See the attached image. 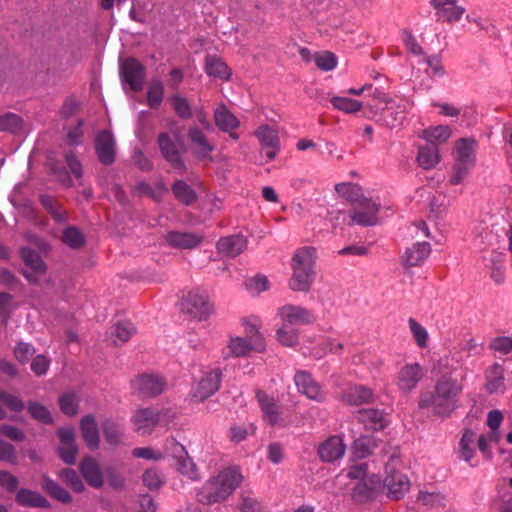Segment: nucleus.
I'll return each mask as SVG.
<instances>
[{"instance_id":"15","label":"nucleus","mask_w":512,"mask_h":512,"mask_svg":"<svg viewBox=\"0 0 512 512\" xmlns=\"http://www.w3.org/2000/svg\"><path fill=\"white\" fill-rule=\"evenodd\" d=\"M256 399L261 409L263 420L275 426L281 422V408L274 397L263 390L256 391Z\"/></svg>"},{"instance_id":"40","label":"nucleus","mask_w":512,"mask_h":512,"mask_svg":"<svg viewBox=\"0 0 512 512\" xmlns=\"http://www.w3.org/2000/svg\"><path fill=\"white\" fill-rule=\"evenodd\" d=\"M22 260L27 266L37 273H44L46 271V265L42 260L41 256L31 248L24 247L20 250Z\"/></svg>"},{"instance_id":"42","label":"nucleus","mask_w":512,"mask_h":512,"mask_svg":"<svg viewBox=\"0 0 512 512\" xmlns=\"http://www.w3.org/2000/svg\"><path fill=\"white\" fill-rule=\"evenodd\" d=\"M43 489L53 498L58 501L68 504L72 502V496L67 490L59 486L54 480L44 478Z\"/></svg>"},{"instance_id":"30","label":"nucleus","mask_w":512,"mask_h":512,"mask_svg":"<svg viewBox=\"0 0 512 512\" xmlns=\"http://www.w3.org/2000/svg\"><path fill=\"white\" fill-rule=\"evenodd\" d=\"M486 388L489 393H501L505 390L504 369L500 364H493L486 371Z\"/></svg>"},{"instance_id":"9","label":"nucleus","mask_w":512,"mask_h":512,"mask_svg":"<svg viewBox=\"0 0 512 512\" xmlns=\"http://www.w3.org/2000/svg\"><path fill=\"white\" fill-rule=\"evenodd\" d=\"M379 204L371 198L362 200L360 204L351 211V223L361 226H374L378 223Z\"/></svg>"},{"instance_id":"44","label":"nucleus","mask_w":512,"mask_h":512,"mask_svg":"<svg viewBox=\"0 0 512 512\" xmlns=\"http://www.w3.org/2000/svg\"><path fill=\"white\" fill-rule=\"evenodd\" d=\"M330 102L335 109L347 114L356 113L363 107L360 101L347 97L334 96L330 99Z\"/></svg>"},{"instance_id":"5","label":"nucleus","mask_w":512,"mask_h":512,"mask_svg":"<svg viewBox=\"0 0 512 512\" xmlns=\"http://www.w3.org/2000/svg\"><path fill=\"white\" fill-rule=\"evenodd\" d=\"M395 461L394 456L391 457L390 462L386 464V477L384 479V486L387 488L388 496L391 499L399 500L409 490L410 481L408 477L401 472L397 471L393 466Z\"/></svg>"},{"instance_id":"63","label":"nucleus","mask_w":512,"mask_h":512,"mask_svg":"<svg viewBox=\"0 0 512 512\" xmlns=\"http://www.w3.org/2000/svg\"><path fill=\"white\" fill-rule=\"evenodd\" d=\"M316 66L323 71H330L337 65V59L332 52L324 51L314 57Z\"/></svg>"},{"instance_id":"57","label":"nucleus","mask_w":512,"mask_h":512,"mask_svg":"<svg viewBox=\"0 0 512 512\" xmlns=\"http://www.w3.org/2000/svg\"><path fill=\"white\" fill-rule=\"evenodd\" d=\"M164 453L166 456L172 457L176 462L183 457L185 458L188 452L185 447L174 438H169L165 441Z\"/></svg>"},{"instance_id":"53","label":"nucleus","mask_w":512,"mask_h":512,"mask_svg":"<svg viewBox=\"0 0 512 512\" xmlns=\"http://www.w3.org/2000/svg\"><path fill=\"white\" fill-rule=\"evenodd\" d=\"M59 477L75 492L79 493L84 490V484L75 470L70 468L62 469L59 472Z\"/></svg>"},{"instance_id":"49","label":"nucleus","mask_w":512,"mask_h":512,"mask_svg":"<svg viewBox=\"0 0 512 512\" xmlns=\"http://www.w3.org/2000/svg\"><path fill=\"white\" fill-rule=\"evenodd\" d=\"M276 336L283 346L292 347L297 343L298 331L293 326L282 323L276 332Z\"/></svg>"},{"instance_id":"29","label":"nucleus","mask_w":512,"mask_h":512,"mask_svg":"<svg viewBox=\"0 0 512 512\" xmlns=\"http://www.w3.org/2000/svg\"><path fill=\"white\" fill-rule=\"evenodd\" d=\"M82 437L91 450L99 447V432L95 418L92 415H86L81 420Z\"/></svg>"},{"instance_id":"39","label":"nucleus","mask_w":512,"mask_h":512,"mask_svg":"<svg viewBox=\"0 0 512 512\" xmlns=\"http://www.w3.org/2000/svg\"><path fill=\"white\" fill-rule=\"evenodd\" d=\"M475 141L462 138L456 144V158L455 161L475 163Z\"/></svg>"},{"instance_id":"59","label":"nucleus","mask_w":512,"mask_h":512,"mask_svg":"<svg viewBox=\"0 0 512 512\" xmlns=\"http://www.w3.org/2000/svg\"><path fill=\"white\" fill-rule=\"evenodd\" d=\"M164 94V87L160 81H153L149 86L147 98L148 104L151 108H157L162 100Z\"/></svg>"},{"instance_id":"24","label":"nucleus","mask_w":512,"mask_h":512,"mask_svg":"<svg viewBox=\"0 0 512 512\" xmlns=\"http://www.w3.org/2000/svg\"><path fill=\"white\" fill-rule=\"evenodd\" d=\"M247 247V240L242 235L223 237L217 242L219 253L227 257H236Z\"/></svg>"},{"instance_id":"45","label":"nucleus","mask_w":512,"mask_h":512,"mask_svg":"<svg viewBox=\"0 0 512 512\" xmlns=\"http://www.w3.org/2000/svg\"><path fill=\"white\" fill-rule=\"evenodd\" d=\"M27 410L34 420L45 425L52 424L53 418L51 416V413L48 410V408L45 407L44 405L35 401H29L27 405Z\"/></svg>"},{"instance_id":"41","label":"nucleus","mask_w":512,"mask_h":512,"mask_svg":"<svg viewBox=\"0 0 512 512\" xmlns=\"http://www.w3.org/2000/svg\"><path fill=\"white\" fill-rule=\"evenodd\" d=\"M22 118L12 112H7L0 115V131L17 134L22 130Z\"/></svg>"},{"instance_id":"37","label":"nucleus","mask_w":512,"mask_h":512,"mask_svg":"<svg viewBox=\"0 0 512 512\" xmlns=\"http://www.w3.org/2000/svg\"><path fill=\"white\" fill-rule=\"evenodd\" d=\"M172 192L176 199L186 206L193 204L197 200L196 192L183 180L174 182Z\"/></svg>"},{"instance_id":"62","label":"nucleus","mask_w":512,"mask_h":512,"mask_svg":"<svg viewBox=\"0 0 512 512\" xmlns=\"http://www.w3.org/2000/svg\"><path fill=\"white\" fill-rule=\"evenodd\" d=\"M246 339L256 345V352H262L265 348L264 338L255 324H245Z\"/></svg>"},{"instance_id":"11","label":"nucleus","mask_w":512,"mask_h":512,"mask_svg":"<svg viewBox=\"0 0 512 512\" xmlns=\"http://www.w3.org/2000/svg\"><path fill=\"white\" fill-rule=\"evenodd\" d=\"M254 135L259 140L262 148L267 149L266 157L268 161L274 160L280 150L278 131L267 124H263L254 131Z\"/></svg>"},{"instance_id":"6","label":"nucleus","mask_w":512,"mask_h":512,"mask_svg":"<svg viewBox=\"0 0 512 512\" xmlns=\"http://www.w3.org/2000/svg\"><path fill=\"white\" fill-rule=\"evenodd\" d=\"M425 376V369L417 362L407 363L397 373L395 384L403 393L414 390Z\"/></svg>"},{"instance_id":"55","label":"nucleus","mask_w":512,"mask_h":512,"mask_svg":"<svg viewBox=\"0 0 512 512\" xmlns=\"http://www.w3.org/2000/svg\"><path fill=\"white\" fill-rule=\"evenodd\" d=\"M475 440V433L473 431H465L460 442V456L465 461L469 462L472 457L474 450L472 449L471 445L474 443Z\"/></svg>"},{"instance_id":"7","label":"nucleus","mask_w":512,"mask_h":512,"mask_svg":"<svg viewBox=\"0 0 512 512\" xmlns=\"http://www.w3.org/2000/svg\"><path fill=\"white\" fill-rule=\"evenodd\" d=\"M158 146L164 159L177 173L183 175L187 170L186 164L177 144L168 133L163 132L159 134Z\"/></svg>"},{"instance_id":"18","label":"nucleus","mask_w":512,"mask_h":512,"mask_svg":"<svg viewBox=\"0 0 512 512\" xmlns=\"http://www.w3.org/2000/svg\"><path fill=\"white\" fill-rule=\"evenodd\" d=\"M95 150L99 161L111 165L115 160V140L111 132L101 131L95 139Z\"/></svg>"},{"instance_id":"35","label":"nucleus","mask_w":512,"mask_h":512,"mask_svg":"<svg viewBox=\"0 0 512 512\" xmlns=\"http://www.w3.org/2000/svg\"><path fill=\"white\" fill-rule=\"evenodd\" d=\"M439 151L435 144L429 143L418 150L417 161L424 169H431L439 162Z\"/></svg>"},{"instance_id":"22","label":"nucleus","mask_w":512,"mask_h":512,"mask_svg":"<svg viewBox=\"0 0 512 512\" xmlns=\"http://www.w3.org/2000/svg\"><path fill=\"white\" fill-rule=\"evenodd\" d=\"M356 417L367 430H383L388 424L386 415L378 409H360Z\"/></svg>"},{"instance_id":"2","label":"nucleus","mask_w":512,"mask_h":512,"mask_svg":"<svg viewBox=\"0 0 512 512\" xmlns=\"http://www.w3.org/2000/svg\"><path fill=\"white\" fill-rule=\"evenodd\" d=\"M242 480L239 468H225L204 483L196 494L197 500L204 505L221 503L236 490Z\"/></svg>"},{"instance_id":"20","label":"nucleus","mask_w":512,"mask_h":512,"mask_svg":"<svg viewBox=\"0 0 512 512\" xmlns=\"http://www.w3.org/2000/svg\"><path fill=\"white\" fill-rule=\"evenodd\" d=\"M431 252V246L428 242H418L407 248L402 255V264L404 268L420 266L428 258Z\"/></svg>"},{"instance_id":"4","label":"nucleus","mask_w":512,"mask_h":512,"mask_svg":"<svg viewBox=\"0 0 512 512\" xmlns=\"http://www.w3.org/2000/svg\"><path fill=\"white\" fill-rule=\"evenodd\" d=\"M183 311L198 320L206 319L213 311L206 291L194 289L184 298Z\"/></svg>"},{"instance_id":"28","label":"nucleus","mask_w":512,"mask_h":512,"mask_svg":"<svg viewBox=\"0 0 512 512\" xmlns=\"http://www.w3.org/2000/svg\"><path fill=\"white\" fill-rule=\"evenodd\" d=\"M16 502L24 507L30 508H49L50 503L45 497L36 491L29 489H20L15 496Z\"/></svg>"},{"instance_id":"36","label":"nucleus","mask_w":512,"mask_h":512,"mask_svg":"<svg viewBox=\"0 0 512 512\" xmlns=\"http://www.w3.org/2000/svg\"><path fill=\"white\" fill-rule=\"evenodd\" d=\"M205 70L209 76L217 77L222 80H227L230 77V69L224 61L216 56H206Z\"/></svg>"},{"instance_id":"51","label":"nucleus","mask_w":512,"mask_h":512,"mask_svg":"<svg viewBox=\"0 0 512 512\" xmlns=\"http://www.w3.org/2000/svg\"><path fill=\"white\" fill-rule=\"evenodd\" d=\"M176 469L184 476L188 477L191 480H198L199 473L195 463L189 457L188 453L185 458H181L175 462Z\"/></svg>"},{"instance_id":"25","label":"nucleus","mask_w":512,"mask_h":512,"mask_svg":"<svg viewBox=\"0 0 512 512\" xmlns=\"http://www.w3.org/2000/svg\"><path fill=\"white\" fill-rule=\"evenodd\" d=\"M136 429L142 435L150 434L159 421L157 412L150 408L139 409L133 416Z\"/></svg>"},{"instance_id":"50","label":"nucleus","mask_w":512,"mask_h":512,"mask_svg":"<svg viewBox=\"0 0 512 512\" xmlns=\"http://www.w3.org/2000/svg\"><path fill=\"white\" fill-rule=\"evenodd\" d=\"M424 138L433 143L434 141L445 142L451 135V130L448 126L439 125L430 127L423 131Z\"/></svg>"},{"instance_id":"13","label":"nucleus","mask_w":512,"mask_h":512,"mask_svg":"<svg viewBox=\"0 0 512 512\" xmlns=\"http://www.w3.org/2000/svg\"><path fill=\"white\" fill-rule=\"evenodd\" d=\"M221 380L222 372L220 368H213L207 371L198 382L194 390V397L199 401L207 399L219 390Z\"/></svg>"},{"instance_id":"14","label":"nucleus","mask_w":512,"mask_h":512,"mask_svg":"<svg viewBox=\"0 0 512 512\" xmlns=\"http://www.w3.org/2000/svg\"><path fill=\"white\" fill-rule=\"evenodd\" d=\"M121 74L132 90L139 91L143 88L145 68L138 60L126 59L121 65Z\"/></svg>"},{"instance_id":"38","label":"nucleus","mask_w":512,"mask_h":512,"mask_svg":"<svg viewBox=\"0 0 512 512\" xmlns=\"http://www.w3.org/2000/svg\"><path fill=\"white\" fill-rule=\"evenodd\" d=\"M136 332L135 327L129 321L117 322L110 332V337L115 345L128 341Z\"/></svg>"},{"instance_id":"8","label":"nucleus","mask_w":512,"mask_h":512,"mask_svg":"<svg viewBox=\"0 0 512 512\" xmlns=\"http://www.w3.org/2000/svg\"><path fill=\"white\" fill-rule=\"evenodd\" d=\"M131 386L135 394L141 397H153L164 391L166 381L159 375L143 374L136 377Z\"/></svg>"},{"instance_id":"17","label":"nucleus","mask_w":512,"mask_h":512,"mask_svg":"<svg viewBox=\"0 0 512 512\" xmlns=\"http://www.w3.org/2000/svg\"><path fill=\"white\" fill-rule=\"evenodd\" d=\"M346 451V446L340 436H331L318 447V455L323 462L333 463L341 459Z\"/></svg>"},{"instance_id":"27","label":"nucleus","mask_w":512,"mask_h":512,"mask_svg":"<svg viewBox=\"0 0 512 512\" xmlns=\"http://www.w3.org/2000/svg\"><path fill=\"white\" fill-rule=\"evenodd\" d=\"M168 244L174 248L192 249L200 244L202 236L190 232H169L166 236Z\"/></svg>"},{"instance_id":"32","label":"nucleus","mask_w":512,"mask_h":512,"mask_svg":"<svg viewBox=\"0 0 512 512\" xmlns=\"http://www.w3.org/2000/svg\"><path fill=\"white\" fill-rule=\"evenodd\" d=\"M372 391L362 385L350 386L343 393V400L351 405H361L372 399Z\"/></svg>"},{"instance_id":"33","label":"nucleus","mask_w":512,"mask_h":512,"mask_svg":"<svg viewBox=\"0 0 512 512\" xmlns=\"http://www.w3.org/2000/svg\"><path fill=\"white\" fill-rule=\"evenodd\" d=\"M335 190L339 196L355 204H360L362 200L367 199L363 194L362 187L358 184L350 182L339 183L336 184Z\"/></svg>"},{"instance_id":"21","label":"nucleus","mask_w":512,"mask_h":512,"mask_svg":"<svg viewBox=\"0 0 512 512\" xmlns=\"http://www.w3.org/2000/svg\"><path fill=\"white\" fill-rule=\"evenodd\" d=\"M188 139L191 142L193 152L199 159H211L210 154L214 150V145L209 142L206 135L198 127H191L188 130Z\"/></svg>"},{"instance_id":"1","label":"nucleus","mask_w":512,"mask_h":512,"mask_svg":"<svg viewBox=\"0 0 512 512\" xmlns=\"http://www.w3.org/2000/svg\"><path fill=\"white\" fill-rule=\"evenodd\" d=\"M462 391V382L446 374L436 381L433 391L421 393L418 405L434 416L447 418L458 408Z\"/></svg>"},{"instance_id":"61","label":"nucleus","mask_w":512,"mask_h":512,"mask_svg":"<svg viewBox=\"0 0 512 512\" xmlns=\"http://www.w3.org/2000/svg\"><path fill=\"white\" fill-rule=\"evenodd\" d=\"M0 401L13 412H21L25 407L24 402L17 395L3 389H0Z\"/></svg>"},{"instance_id":"34","label":"nucleus","mask_w":512,"mask_h":512,"mask_svg":"<svg viewBox=\"0 0 512 512\" xmlns=\"http://www.w3.org/2000/svg\"><path fill=\"white\" fill-rule=\"evenodd\" d=\"M40 203L44 209L50 214V216L57 223H65L68 219L67 211L61 206V204L50 195H41Z\"/></svg>"},{"instance_id":"60","label":"nucleus","mask_w":512,"mask_h":512,"mask_svg":"<svg viewBox=\"0 0 512 512\" xmlns=\"http://www.w3.org/2000/svg\"><path fill=\"white\" fill-rule=\"evenodd\" d=\"M408 323H409L411 333H412L417 345L421 348H425L427 346V342H428L427 330L413 318H410Z\"/></svg>"},{"instance_id":"10","label":"nucleus","mask_w":512,"mask_h":512,"mask_svg":"<svg viewBox=\"0 0 512 512\" xmlns=\"http://www.w3.org/2000/svg\"><path fill=\"white\" fill-rule=\"evenodd\" d=\"M384 102L386 106L382 109L378 122L390 129L401 126L406 117L405 106L388 97L384 98Z\"/></svg>"},{"instance_id":"43","label":"nucleus","mask_w":512,"mask_h":512,"mask_svg":"<svg viewBox=\"0 0 512 512\" xmlns=\"http://www.w3.org/2000/svg\"><path fill=\"white\" fill-rule=\"evenodd\" d=\"M103 436L110 445H119L122 443V429L119 424L106 420L102 423Z\"/></svg>"},{"instance_id":"58","label":"nucleus","mask_w":512,"mask_h":512,"mask_svg":"<svg viewBox=\"0 0 512 512\" xmlns=\"http://www.w3.org/2000/svg\"><path fill=\"white\" fill-rule=\"evenodd\" d=\"M172 106L177 114L182 119H189L192 117V110L188 100L180 95H174L171 98Z\"/></svg>"},{"instance_id":"56","label":"nucleus","mask_w":512,"mask_h":512,"mask_svg":"<svg viewBox=\"0 0 512 512\" xmlns=\"http://www.w3.org/2000/svg\"><path fill=\"white\" fill-rule=\"evenodd\" d=\"M474 166L473 163L455 161L450 177V183L452 185L460 184L468 175L469 171Z\"/></svg>"},{"instance_id":"54","label":"nucleus","mask_w":512,"mask_h":512,"mask_svg":"<svg viewBox=\"0 0 512 512\" xmlns=\"http://www.w3.org/2000/svg\"><path fill=\"white\" fill-rule=\"evenodd\" d=\"M143 484L150 490L160 488L164 483V476L156 468L147 469L142 476Z\"/></svg>"},{"instance_id":"19","label":"nucleus","mask_w":512,"mask_h":512,"mask_svg":"<svg viewBox=\"0 0 512 512\" xmlns=\"http://www.w3.org/2000/svg\"><path fill=\"white\" fill-rule=\"evenodd\" d=\"M430 4L436 10L438 21L456 22L465 12V9L457 5V0H431Z\"/></svg>"},{"instance_id":"31","label":"nucleus","mask_w":512,"mask_h":512,"mask_svg":"<svg viewBox=\"0 0 512 512\" xmlns=\"http://www.w3.org/2000/svg\"><path fill=\"white\" fill-rule=\"evenodd\" d=\"M214 120L217 127L223 132H230L239 127L240 122L224 105L214 111Z\"/></svg>"},{"instance_id":"16","label":"nucleus","mask_w":512,"mask_h":512,"mask_svg":"<svg viewBox=\"0 0 512 512\" xmlns=\"http://www.w3.org/2000/svg\"><path fill=\"white\" fill-rule=\"evenodd\" d=\"M294 382L300 393L306 395L309 399L322 402L325 395L321 386L306 371H298L294 376Z\"/></svg>"},{"instance_id":"46","label":"nucleus","mask_w":512,"mask_h":512,"mask_svg":"<svg viewBox=\"0 0 512 512\" xmlns=\"http://www.w3.org/2000/svg\"><path fill=\"white\" fill-rule=\"evenodd\" d=\"M63 242L72 249H79L85 243V237L75 226H69L63 231Z\"/></svg>"},{"instance_id":"64","label":"nucleus","mask_w":512,"mask_h":512,"mask_svg":"<svg viewBox=\"0 0 512 512\" xmlns=\"http://www.w3.org/2000/svg\"><path fill=\"white\" fill-rule=\"evenodd\" d=\"M35 352L34 346L25 342L17 343L14 348V356L21 364H26Z\"/></svg>"},{"instance_id":"3","label":"nucleus","mask_w":512,"mask_h":512,"mask_svg":"<svg viewBox=\"0 0 512 512\" xmlns=\"http://www.w3.org/2000/svg\"><path fill=\"white\" fill-rule=\"evenodd\" d=\"M315 250L303 247L292 258L293 274L289 287L294 291H308L314 280Z\"/></svg>"},{"instance_id":"52","label":"nucleus","mask_w":512,"mask_h":512,"mask_svg":"<svg viewBox=\"0 0 512 512\" xmlns=\"http://www.w3.org/2000/svg\"><path fill=\"white\" fill-rule=\"evenodd\" d=\"M482 347L475 341L474 338L463 340L459 344V352L455 353L456 360L460 361L463 359L462 353L465 357H472L481 354Z\"/></svg>"},{"instance_id":"47","label":"nucleus","mask_w":512,"mask_h":512,"mask_svg":"<svg viewBox=\"0 0 512 512\" xmlns=\"http://www.w3.org/2000/svg\"><path fill=\"white\" fill-rule=\"evenodd\" d=\"M377 447L376 440L370 436H362L353 443V449L357 457L365 458Z\"/></svg>"},{"instance_id":"23","label":"nucleus","mask_w":512,"mask_h":512,"mask_svg":"<svg viewBox=\"0 0 512 512\" xmlns=\"http://www.w3.org/2000/svg\"><path fill=\"white\" fill-rule=\"evenodd\" d=\"M80 471L86 482L93 488H100L104 478L98 462L90 457L84 458L80 463Z\"/></svg>"},{"instance_id":"48","label":"nucleus","mask_w":512,"mask_h":512,"mask_svg":"<svg viewBox=\"0 0 512 512\" xmlns=\"http://www.w3.org/2000/svg\"><path fill=\"white\" fill-rule=\"evenodd\" d=\"M238 508L242 512H261V503L250 491H242L239 495Z\"/></svg>"},{"instance_id":"26","label":"nucleus","mask_w":512,"mask_h":512,"mask_svg":"<svg viewBox=\"0 0 512 512\" xmlns=\"http://www.w3.org/2000/svg\"><path fill=\"white\" fill-rule=\"evenodd\" d=\"M251 351H256V345L243 337H231L227 346L223 349V357H245Z\"/></svg>"},{"instance_id":"12","label":"nucleus","mask_w":512,"mask_h":512,"mask_svg":"<svg viewBox=\"0 0 512 512\" xmlns=\"http://www.w3.org/2000/svg\"><path fill=\"white\" fill-rule=\"evenodd\" d=\"M277 315L284 324L289 326L310 324L315 320L311 311L304 307L291 304L279 308Z\"/></svg>"}]
</instances>
